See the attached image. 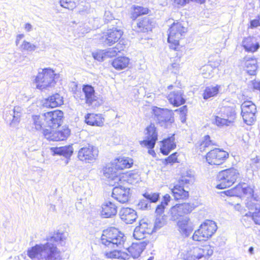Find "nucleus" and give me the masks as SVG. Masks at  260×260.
Here are the masks:
<instances>
[{"label": "nucleus", "mask_w": 260, "mask_h": 260, "mask_svg": "<svg viewBox=\"0 0 260 260\" xmlns=\"http://www.w3.org/2000/svg\"><path fill=\"white\" fill-rule=\"evenodd\" d=\"M66 238L65 233H55L47 239L45 244H36L28 249L27 255L32 260H60V251L56 244L63 245Z\"/></svg>", "instance_id": "nucleus-1"}, {"label": "nucleus", "mask_w": 260, "mask_h": 260, "mask_svg": "<svg viewBox=\"0 0 260 260\" xmlns=\"http://www.w3.org/2000/svg\"><path fill=\"white\" fill-rule=\"evenodd\" d=\"M147 243L145 241L133 243L132 245L126 249V251L114 250L109 252H105L104 255L107 258H117L127 260L131 256L134 258H138L145 249Z\"/></svg>", "instance_id": "nucleus-2"}, {"label": "nucleus", "mask_w": 260, "mask_h": 260, "mask_svg": "<svg viewBox=\"0 0 260 260\" xmlns=\"http://www.w3.org/2000/svg\"><path fill=\"white\" fill-rule=\"evenodd\" d=\"M193 181L194 175L192 171L187 170L182 172L178 184L174 185L171 189L175 200H185L188 198L189 193L188 191L184 189V187L188 184L193 183Z\"/></svg>", "instance_id": "nucleus-3"}, {"label": "nucleus", "mask_w": 260, "mask_h": 260, "mask_svg": "<svg viewBox=\"0 0 260 260\" xmlns=\"http://www.w3.org/2000/svg\"><path fill=\"white\" fill-rule=\"evenodd\" d=\"M101 241L102 244L115 249L123 246L125 238L124 235L117 229L110 228L103 231Z\"/></svg>", "instance_id": "nucleus-4"}, {"label": "nucleus", "mask_w": 260, "mask_h": 260, "mask_svg": "<svg viewBox=\"0 0 260 260\" xmlns=\"http://www.w3.org/2000/svg\"><path fill=\"white\" fill-rule=\"evenodd\" d=\"M239 177V171L234 168L221 171L217 175L216 179L218 184L216 187L217 189L229 187L232 186Z\"/></svg>", "instance_id": "nucleus-5"}, {"label": "nucleus", "mask_w": 260, "mask_h": 260, "mask_svg": "<svg viewBox=\"0 0 260 260\" xmlns=\"http://www.w3.org/2000/svg\"><path fill=\"white\" fill-rule=\"evenodd\" d=\"M213 251L209 245L202 247H191L185 250L182 253L184 260H206L213 254Z\"/></svg>", "instance_id": "nucleus-6"}, {"label": "nucleus", "mask_w": 260, "mask_h": 260, "mask_svg": "<svg viewBox=\"0 0 260 260\" xmlns=\"http://www.w3.org/2000/svg\"><path fill=\"white\" fill-rule=\"evenodd\" d=\"M59 75L55 74L52 69L45 68L39 71L36 77L35 81L37 88L42 90L53 86L55 79L58 78Z\"/></svg>", "instance_id": "nucleus-7"}, {"label": "nucleus", "mask_w": 260, "mask_h": 260, "mask_svg": "<svg viewBox=\"0 0 260 260\" xmlns=\"http://www.w3.org/2000/svg\"><path fill=\"white\" fill-rule=\"evenodd\" d=\"M186 31V27L178 21L174 22L169 29L168 42L170 44V47L176 50L179 45V41L183 34Z\"/></svg>", "instance_id": "nucleus-8"}, {"label": "nucleus", "mask_w": 260, "mask_h": 260, "mask_svg": "<svg viewBox=\"0 0 260 260\" xmlns=\"http://www.w3.org/2000/svg\"><path fill=\"white\" fill-rule=\"evenodd\" d=\"M103 174L111 185L114 186L116 184L122 183L125 179L122 178L123 176L118 170L113 162L107 164L103 169Z\"/></svg>", "instance_id": "nucleus-9"}, {"label": "nucleus", "mask_w": 260, "mask_h": 260, "mask_svg": "<svg viewBox=\"0 0 260 260\" xmlns=\"http://www.w3.org/2000/svg\"><path fill=\"white\" fill-rule=\"evenodd\" d=\"M63 113L59 110L43 114L44 121L46 127L55 128L59 126L62 122Z\"/></svg>", "instance_id": "nucleus-10"}, {"label": "nucleus", "mask_w": 260, "mask_h": 260, "mask_svg": "<svg viewBox=\"0 0 260 260\" xmlns=\"http://www.w3.org/2000/svg\"><path fill=\"white\" fill-rule=\"evenodd\" d=\"M243 120L247 125H251L255 120L256 106L251 101H245L241 106Z\"/></svg>", "instance_id": "nucleus-11"}, {"label": "nucleus", "mask_w": 260, "mask_h": 260, "mask_svg": "<svg viewBox=\"0 0 260 260\" xmlns=\"http://www.w3.org/2000/svg\"><path fill=\"white\" fill-rule=\"evenodd\" d=\"M99 150L95 146L88 145L84 146L78 151V158L85 162L91 163L94 161L98 157Z\"/></svg>", "instance_id": "nucleus-12"}, {"label": "nucleus", "mask_w": 260, "mask_h": 260, "mask_svg": "<svg viewBox=\"0 0 260 260\" xmlns=\"http://www.w3.org/2000/svg\"><path fill=\"white\" fill-rule=\"evenodd\" d=\"M154 119L161 126L167 127L168 123L173 122L171 112L166 109L154 107L153 109Z\"/></svg>", "instance_id": "nucleus-13"}, {"label": "nucleus", "mask_w": 260, "mask_h": 260, "mask_svg": "<svg viewBox=\"0 0 260 260\" xmlns=\"http://www.w3.org/2000/svg\"><path fill=\"white\" fill-rule=\"evenodd\" d=\"M228 157L229 153L227 152L215 148L207 154L206 160L210 165H220L224 162Z\"/></svg>", "instance_id": "nucleus-14"}, {"label": "nucleus", "mask_w": 260, "mask_h": 260, "mask_svg": "<svg viewBox=\"0 0 260 260\" xmlns=\"http://www.w3.org/2000/svg\"><path fill=\"white\" fill-rule=\"evenodd\" d=\"M193 208V205L189 203L176 204L170 209L171 219L175 221L179 217L190 213Z\"/></svg>", "instance_id": "nucleus-15"}, {"label": "nucleus", "mask_w": 260, "mask_h": 260, "mask_svg": "<svg viewBox=\"0 0 260 260\" xmlns=\"http://www.w3.org/2000/svg\"><path fill=\"white\" fill-rule=\"evenodd\" d=\"M125 183L116 184L115 186L113 189L112 196L117 201L121 203H124L128 201L129 199V188L123 186Z\"/></svg>", "instance_id": "nucleus-16"}, {"label": "nucleus", "mask_w": 260, "mask_h": 260, "mask_svg": "<svg viewBox=\"0 0 260 260\" xmlns=\"http://www.w3.org/2000/svg\"><path fill=\"white\" fill-rule=\"evenodd\" d=\"M82 91L84 93V96L81 95L80 92L76 91L74 93V97L80 100H85V102L88 105H91L94 101L96 100V96L95 95V91L93 87L90 85H84Z\"/></svg>", "instance_id": "nucleus-17"}, {"label": "nucleus", "mask_w": 260, "mask_h": 260, "mask_svg": "<svg viewBox=\"0 0 260 260\" xmlns=\"http://www.w3.org/2000/svg\"><path fill=\"white\" fill-rule=\"evenodd\" d=\"M147 140L141 141L140 144L148 148H153L157 140V132L154 124H150L146 127Z\"/></svg>", "instance_id": "nucleus-18"}, {"label": "nucleus", "mask_w": 260, "mask_h": 260, "mask_svg": "<svg viewBox=\"0 0 260 260\" xmlns=\"http://www.w3.org/2000/svg\"><path fill=\"white\" fill-rule=\"evenodd\" d=\"M122 34L123 32L120 29H109L102 37L101 42L106 45L111 46L119 41Z\"/></svg>", "instance_id": "nucleus-19"}, {"label": "nucleus", "mask_w": 260, "mask_h": 260, "mask_svg": "<svg viewBox=\"0 0 260 260\" xmlns=\"http://www.w3.org/2000/svg\"><path fill=\"white\" fill-rule=\"evenodd\" d=\"M21 114V108L16 106L12 110L6 111L4 117L7 122L11 121L10 124L11 126L15 127L19 122Z\"/></svg>", "instance_id": "nucleus-20"}, {"label": "nucleus", "mask_w": 260, "mask_h": 260, "mask_svg": "<svg viewBox=\"0 0 260 260\" xmlns=\"http://www.w3.org/2000/svg\"><path fill=\"white\" fill-rule=\"evenodd\" d=\"M177 226L180 233L184 237H188L193 230V223L186 217L178 220Z\"/></svg>", "instance_id": "nucleus-21"}, {"label": "nucleus", "mask_w": 260, "mask_h": 260, "mask_svg": "<svg viewBox=\"0 0 260 260\" xmlns=\"http://www.w3.org/2000/svg\"><path fill=\"white\" fill-rule=\"evenodd\" d=\"M119 216L126 224H131L137 218L136 212L130 208H122L119 211Z\"/></svg>", "instance_id": "nucleus-22"}, {"label": "nucleus", "mask_w": 260, "mask_h": 260, "mask_svg": "<svg viewBox=\"0 0 260 260\" xmlns=\"http://www.w3.org/2000/svg\"><path fill=\"white\" fill-rule=\"evenodd\" d=\"M145 199L140 200L138 204V208L142 210H146L149 207V203H155L159 199V194L157 193H145L143 194Z\"/></svg>", "instance_id": "nucleus-23"}, {"label": "nucleus", "mask_w": 260, "mask_h": 260, "mask_svg": "<svg viewBox=\"0 0 260 260\" xmlns=\"http://www.w3.org/2000/svg\"><path fill=\"white\" fill-rule=\"evenodd\" d=\"M175 134L161 141L162 146L160 147V152L164 155H168L171 150L174 149L176 147L175 141Z\"/></svg>", "instance_id": "nucleus-24"}, {"label": "nucleus", "mask_w": 260, "mask_h": 260, "mask_svg": "<svg viewBox=\"0 0 260 260\" xmlns=\"http://www.w3.org/2000/svg\"><path fill=\"white\" fill-rule=\"evenodd\" d=\"M152 28V22L148 17H145L136 23L134 26V29L138 32H146L151 30Z\"/></svg>", "instance_id": "nucleus-25"}, {"label": "nucleus", "mask_w": 260, "mask_h": 260, "mask_svg": "<svg viewBox=\"0 0 260 260\" xmlns=\"http://www.w3.org/2000/svg\"><path fill=\"white\" fill-rule=\"evenodd\" d=\"M242 46L246 51L253 52L258 49L260 45L255 37L249 36L244 38Z\"/></svg>", "instance_id": "nucleus-26"}, {"label": "nucleus", "mask_w": 260, "mask_h": 260, "mask_svg": "<svg viewBox=\"0 0 260 260\" xmlns=\"http://www.w3.org/2000/svg\"><path fill=\"white\" fill-rule=\"evenodd\" d=\"M168 99L170 103L174 106L178 107L185 103V100L183 96V92L181 90L174 91L170 92Z\"/></svg>", "instance_id": "nucleus-27"}, {"label": "nucleus", "mask_w": 260, "mask_h": 260, "mask_svg": "<svg viewBox=\"0 0 260 260\" xmlns=\"http://www.w3.org/2000/svg\"><path fill=\"white\" fill-rule=\"evenodd\" d=\"M116 206L110 201L105 202L102 205V216L104 218H109L116 215Z\"/></svg>", "instance_id": "nucleus-28"}, {"label": "nucleus", "mask_w": 260, "mask_h": 260, "mask_svg": "<svg viewBox=\"0 0 260 260\" xmlns=\"http://www.w3.org/2000/svg\"><path fill=\"white\" fill-rule=\"evenodd\" d=\"M237 188L239 189V196L242 193L244 195L247 196V198L253 199V201H258L260 199L258 196L254 194L253 188L247 186L245 183L239 184L237 185Z\"/></svg>", "instance_id": "nucleus-29"}, {"label": "nucleus", "mask_w": 260, "mask_h": 260, "mask_svg": "<svg viewBox=\"0 0 260 260\" xmlns=\"http://www.w3.org/2000/svg\"><path fill=\"white\" fill-rule=\"evenodd\" d=\"M51 151L54 155H62L66 158H69L72 156L74 149L72 145H67L59 147H52Z\"/></svg>", "instance_id": "nucleus-30"}, {"label": "nucleus", "mask_w": 260, "mask_h": 260, "mask_svg": "<svg viewBox=\"0 0 260 260\" xmlns=\"http://www.w3.org/2000/svg\"><path fill=\"white\" fill-rule=\"evenodd\" d=\"M244 61L247 72L250 75H255L257 68L256 59L254 57L246 56L244 58Z\"/></svg>", "instance_id": "nucleus-31"}, {"label": "nucleus", "mask_w": 260, "mask_h": 260, "mask_svg": "<svg viewBox=\"0 0 260 260\" xmlns=\"http://www.w3.org/2000/svg\"><path fill=\"white\" fill-rule=\"evenodd\" d=\"M63 103V97L58 93H55L45 100L44 105L46 107L55 108Z\"/></svg>", "instance_id": "nucleus-32"}, {"label": "nucleus", "mask_w": 260, "mask_h": 260, "mask_svg": "<svg viewBox=\"0 0 260 260\" xmlns=\"http://www.w3.org/2000/svg\"><path fill=\"white\" fill-rule=\"evenodd\" d=\"M113 162L119 172L125 168H131L133 164V160L129 157H119Z\"/></svg>", "instance_id": "nucleus-33"}, {"label": "nucleus", "mask_w": 260, "mask_h": 260, "mask_svg": "<svg viewBox=\"0 0 260 260\" xmlns=\"http://www.w3.org/2000/svg\"><path fill=\"white\" fill-rule=\"evenodd\" d=\"M201 225L205 232H206L205 233L207 235L209 238L211 237L217 229L216 223L210 220H206L203 223L201 224Z\"/></svg>", "instance_id": "nucleus-34"}, {"label": "nucleus", "mask_w": 260, "mask_h": 260, "mask_svg": "<svg viewBox=\"0 0 260 260\" xmlns=\"http://www.w3.org/2000/svg\"><path fill=\"white\" fill-rule=\"evenodd\" d=\"M129 62L128 58L125 56L118 57L112 62V66L117 70H121L126 68Z\"/></svg>", "instance_id": "nucleus-35"}, {"label": "nucleus", "mask_w": 260, "mask_h": 260, "mask_svg": "<svg viewBox=\"0 0 260 260\" xmlns=\"http://www.w3.org/2000/svg\"><path fill=\"white\" fill-rule=\"evenodd\" d=\"M85 122L90 125L101 126L103 124V118L97 114H88L85 117Z\"/></svg>", "instance_id": "nucleus-36"}, {"label": "nucleus", "mask_w": 260, "mask_h": 260, "mask_svg": "<svg viewBox=\"0 0 260 260\" xmlns=\"http://www.w3.org/2000/svg\"><path fill=\"white\" fill-rule=\"evenodd\" d=\"M132 10L131 13V18L133 20H135L141 15L148 14L149 11L147 8L136 5L133 6Z\"/></svg>", "instance_id": "nucleus-37"}, {"label": "nucleus", "mask_w": 260, "mask_h": 260, "mask_svg": "<svg viewBox=\"0 0 260 260\" xmlns=\"http://www.w3.org/2000/svg\"><path fill=\"white\" fill-rule=\"evenodd\" d=\"M221 116L228 119L230 122H233L236 118L235 109L233 107H224L221 109Z\"/></svg>", "instance_id": "nucleus-38"}, {"label": "nucleus", "mask_w": 260, "mask_h": 260, "mask_svg": "<svg viewBox=\"0 0 260 260\" xmlns=\"http://www.w3.org/2000/svg\"><path fill=\"white\" fill-rule=\"evenodd\" d=\"M220 85L209 86L205 88L203 93V99L208 100L211 98L216 96L219 92Z\"/></svg>", "instance_id": "nucleus-39"}, {"label": "nucleus", "mask_w": 260, "mask_h": 260, "mask_svg": "<svg viewBox=\"0 0 260 260\" xmlns=\"http://www.w3.org/2000/svg\"><path fill=\"white\" fill-rule=\"evenodd\" d=\"M70 134V131L68 128L62 131L53 132L51 141H58L66 139Z\"/></svg>", "instance_id": "nucleus-40"}, {"label": "nucleus", "mask_w": 260, "mask_h": 260, "mask_svg": "<svg viewBox=\"0 0 260 260\" xmlns=\"http://www.w3.org/2000/svg\"><path fill=\"white\" fill-rule=\"evenodd\" d=\"M43 114L41 115L32 116V125L37 131H41L43 126H46L44 121Z\"/></svg>", "instance_id": "nucleus-41"}, {"label": "nucleus", "mask_w": 260, "mask_h": 260, "mask_svg": "<svg viewBox=\"0 0 260 260\" xmlns=\"http://www.w3.org/2000/svg\"><path fill=\"white\" fill-rule=\"evenodd\" d=\"M170 200V196L168 194H165L163 197V200L161 203L157 205L155 213L156 216H165L164 214V210L166 206L168 205L169 202Z\"/></svg>", "instance_id": "nucleus-42"}, {"label": "nucleus", "mask_w": 260, "mask_h": 260, "mask_svg": "<svg viewBox=\"0 0 260 260\" xmlns=\"http://www.w3.org/2000/svg\"><path fill=\"white\" fill-rule=\"evenodd\" d=\"M219 64V62L210 63L204 66L202 69V74L205 78H210L213 76V70L216 68Z\"/></svg>", "instance_id": "nucleus-43"}, {"label": "nucleus", "mask_w": 260, "mask_h": 260, "mask_svg": "<svg viewBox=\"0 0 260 260\" xmlns=\"http://www.w3.org/2000/svg\"><path fill=\"white\" fill-rule=\"evenodd\" d=\"M201 225L198 230L195 231L192 236V240L196 241H205L209 239Z\"/></svg>", "instance_id": "nucleus-44"}, {"label": "nucleus", "mask_w": 260, "mask_h": 260, "mask_svg": "<svg viewBox=\"0 0 260 260\" xmlns=\"http://www.w3.org/2000/svg\"><path fill=\"white\" fill-rule=\"evenodd\" d=\"M122 47L120 45H117L114 48H109L105 50V56L106 58L112 57L116 56L118 52H120L122 50Z\"/></svg>", "instance_id": "nucleus-45"}, {"label": "nucleus", "mask_w": 260, "mask_h": 260, "mask_svg": "<svg viewBox=\"0 0 260 260\" xmlns=\"http://www.w3.org/2000/svg\"><path fill=\"white\" fill-rule=\"evenodd\" d=\"M214 144L210 140V137L209 135H206L204 137V140L202 141L200 145V150L201 151H204L206 150L207 148H209Z\"/></svg>", "instance_id": "nucleus-46"}, {"label": "nucleus", "mask_w": 260, "mask_h": 260, "mask_svg": "<svg viewBox=\"0 0 260 260\" xmlns=\"http://www.w3.org/2000/svg\"><path fill=\"white\" fill-rule=\"evenodd\" d=\"M147 235H149L148 234V232H146V231H144L140 227L136 226L134 230L133 236L135 239L137 240H142L144 239Z\"/></svg>", "instance_id": "nucleus-47"}, {"label": "nucleus", "mask_w": 260, "mask_h": 260, "mask_svg": "<svg viewBox=\"0 0 260 260\" xmlns=\"http://www.w3.org/2000/svg\"><path fill=\"white\" fill-rule=\"evenodd\" d=\"M166 223V217L165 216H156L154 228L155 230L159 229Z\"/></svg>", "instance_id": "nucleus-48"}, {"label": "nucleus", "mask_w": 260, "mask_h": 260, "mask_svg": "<svg viewBox=\"0 0 260 260\" xmlns=\"http://www.w3.org/2000/svg\"><path fill=\"white\" fill-rule=\"evenodd\" d=\"M60 6L69 10H73L76 7L75 0H60Z\"/></svg>", "instance_id": "nucleus-49"}, {"label": "nucleus", "mask_w": 260, "mask_h": 260, "mask_svg": "<svg viewBox=\"0 0 260 260\" xmlns=\"http://www.w3.org/2000/svg\"><path fill=\"white\" fill-rule=\"evenodd\" d=\"M19 48L21 50L33 51L36 50L37 47L34 44L24 40L23 41L22 44L20 46Z\"/></svg>", "instance_id": "nucleus-50"}, {"label": "nucleus", "mask_w": 260, "mask_h": 260, "mask_svg": "<svg viewBox=\"0 0 260 260\" xmlns=\"http://www.w3.org/2000/svg\"><path fill=\"white\" fill-rule=\"evenodd\" d=\"M175 6L177 7H183L187 4L189 3V1H193L200 4H203L205 2V0H173Z\"/></svg>", "instance_id": "nucleus-51"}, {"label": "nucleus", "mask_w": 260, "mask_h": 260, "mask_svg": "<svg viewBox=\"0 0 260 260\" xmlns=\"http://www.w3.org/2000/svg\"><path fill=\"white\" fill-rule=\"evenodd\" d=\"M215 122L217 125L219 126H222L224 125L228 126L231 123V122L229 121V120H228V119H226V118L223 117H220L219 116H215Z\"/></svg>", "instance_id": "nucleus-52"}, {"label": "nucleus", "mask_w": 260, "mask_h": 260, "mask_svg": "<svg viewBox=\"0 0 260 260\" xmlns=\"http://www.w3.org/2000/svg\"><path fill=\"white\" fill-rule=\"evenodd\" d=\"M245 215L251 216L254 223L256 224L260 225V208L257 211H255L253 213L249 212L246 213Z\"/></svg>", "instance_id": "nucleus-53"}, {"label": "nucleus", "mask_w": 260, "mask_h": 260, "mask_svg": "<svg viewBox=\"0 0 260 260\" xmlns=\"http://www.w3.org/2000/svg\"><path fill=\"white\" fill-rule=\"evenodd\" d=\"M92 56L95 59L99 61H103L104 58H106L104 50H102L93 52Z\"/></svg>", "instance_id": "nucleus-54"}, {"label": "nucleus", "mask_w": 260, "mask_h": 260, "mask_svg": "<svg viewBox=\"0 0 260 260\" xmlns=\"http://www.w3.org/2000/svg\"><path fill=\"white\" fill-rule=\"evenodd\" d=\"M225 195L230 197H239V189L237 188V186L232 189H229L223 192Z\"/></svg>", "instance_id": "nucleus-55"}, {"label": "nucleus", "mask_w": 260, "mask_h": 260, "mask_svg": "<svg viewBox=\"0 0 260 260\" xmlns=\"http://www.w3.org/2000/svg\"><path fill=\"white\" fill-rule=\"evenodd\" d=\"M137 226L140 227L141 229L144 231H146V232H148L149 235L151 233V229L148 227V223L144 220H141L139 222V225Z\"/></svg>", "instance_id": "nucleus-56"}, {"label": "nucleus", "mask_w": 260, "mask_h": 260, "mask_svg": "<svg viewBox=\"0 0 260 260\" xmlns=\"http://www.w3.org/2000/svg\"><path fill=\"white\" fill-rule=\"evenodd\" d=\"M180 68V64L177 62H174L171 64L168 67V70L170 71L172 73L174 74H176L178 73L179 69Z\"/></svg>", "instance_id": "nucleus-57"}, {"label": "nucleus", "mask_w": 260, "mask_h": 260, "mask_svg": "<svg viewBox=\"0 0 260 260\" xmlns=\"http://www.w3.org/2000/svg\"><path fill=\"white\" fill-rule=\"evenodd\" d=\"M177 159V153H174L165 159L166 164H173L176 162Z\"/></svg>", "instance_id": "nucleus-58"}, {"label": "nucleus", "mask_w": 260, "mask_h": 260, "mask_svg": "<svg viewBox=\"0 0 260 260\" xmlns=\"http://www.w3.org/2000/svg\"><path fill=\"white\" fill-rule=\"evenodd\" d=\"M43 134L45 138L47 140L51 141V138H52V135L53 134V132L51 131L50 129L43 128Z\"/></svg>", "instance_id": "nucleus-59"}, {"label": "nucleus", "mask_w": 260, "mask_h": 260, "mask_svg": "<svg viewBox=\"0 0 260 260\" xmlns=\"http://www.w3.org/2000/svg\"><path fill=\"white\" fill-rule=\"evenodd\" d=\"M93 11V9H91L88 6H84L82 8L80 9L79 11V14L84 15L85 13H89Z\"/></svg>", "instance_id": "nucleus-60"}, {"label": "nucleus", "mask_w": 260, "mask_h": 260, "mask_svg": "<svg viewBox=\"0 0 260 260\" xmlns=\"http://www.w3.org/2000/svg\"><path fill=\"white\" fill-rule=\"evenodd\" d=\"M113 16L112 14L110 11H105L104 14V19L106 22H108L110 20H112Z\"/></svg>", "instance_id": "nucleus-61"}, {"label": "nucleus", "mask_w": 260, "mask_h": 260, "mask_svg": "<svg viewBox=\"0 0 260 260\" xmlns=\"http://www.w3.org/2000/svg\"><path fill=\"white\" fill-rule=\"evenodd\" d=\"M251 27H256L260 26V18L257 19H254L250 21Z\"/></svg>", "instance_id": "nucleus-62"}, {"label": "nucleus", "mask_w": 260, "mask_h": 260, "mask_svg": "<svg viewBox=\"0 0 260 260\" xmlns=\"http://www.w3.org/2000/svg\"><path fill=\"white\" fill-rule=\"evenodd\" d=\"M252 88L254 91H259L260 92V82L252 81Z\"/></svg>", "instance_id": "nucleus-63"}, {"label": "nucleus", "mask_w": 260, "mask_h": 260, "mask_svg": "<svg viewBox=\"0 0 260 260\" xmlns=\"http://www.w3.org/2000/svg\"><path fill=\"white\" fill-rule=\"evenodd\" d=\"M252 200H253V199H250V201H247L246 203V207L249 209H251V210H252L254 208H255L256 209V208L255 207V205L254 203H252Z\"/></svg>", "instance_id": "nucleus-64"}]
</instances>
